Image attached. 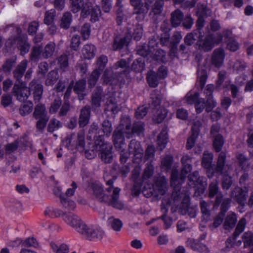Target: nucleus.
Listing matches in <instances>:
<instances>
[{
  "mask_svg": "<svg viewBox=\"0 0 253 253\" xmlns=\"http://www.w3.org/2000/svg\"><path fill=\"white\" fill-rule=\"evenodd\" d=\"M237 159L239 168L242 170L249 171L250 165L245 156L242 154H239L237 156Z\"/></svg>",
  "mask_w": 253,
  "mask_h": 253,
  "instance_id": "obj_47",
  "label": "nucleus"
},
{
  "mask_svg": "<svg viewBox=\"0 0 253 253\" xmlns=\"http://www.w3.org/2000/svg\"><path fill=\"white\" fill-rule=\"evenodd\" d=\"M137 53L141 56L146 57L152 53L153 51L147 44H145L137 46Z\"/></svg>",
  "mask_w": 253,
  "mask_h": 253,
  "instance_id": "obj_61",
  "label": "nucleus"
},
{
  "mask_svg": "<svg viewBox=\"0 0 253 253\" xmlns=\"http://www.w3.org/2000/svg\"><path fill=\"white\" fill-rule=\"evenodd\" d=\"M203 38V35L199 30H195L191 33H188L184 38V43L187 46H191L199 38Z\"/></svg>",
  "mask_w": 253,
  "mask_h": 253,
  "instance_id": "obj_31",
  "label": "nucleus"
},
{
  "mask_svg": "<svg viewBox=\"0 0 253 253\" xmlns=\"http://www.w3.org/2000/svg\"><path fill=\"white\" fill-rule=\"evenodd\" d=\"M70 9L73 13H76L81 10V17H86L89 14L91 2H84V0H69Z\"/></svg>",
  "mask_w": 253,
  "mask_h": 253,
  "instance_id": "obj_10",
  "label": "nucleus"
},
{
  "mask_svg": "<svg viewBox=\"0 0 253 253\" xmlns=\"http://www.w3.org/2000/svg\"><path fill=\"white\" fill-rule=\"evenodd\" d=\"M17 58L13 56L6 59L2 66V70L5 73L9 74L16 63Z\"/></svg>",
  "mask_w": 253,
  "mask_h": 253,
  "instance_id": "obj_40",
  "label": "nucleus"
},
{
  "mask_svg": "<svg viewBox=\"0 0 253 253\" xmlns=\"http://www.w3.org/2000/svg\"><path fill=\"white\" fill-rule=\"evenodd\" d=\"M132 25L128 24L126 27L128 34L136 41H139L143 34V28L142 25L137 24L132 28Z\"/></svg>",
  "mask_w": 253,
  "mask_h": 253,
  "instance_id": "obj_28",
  "label": "nucleus"
},
{
  "mask_svg": "<svg viewBox=\"0 0 253 253\" xmlns=\"http://www.w3.org/2000/svg\"><path fill=\"white\" fill-rule=\"evenodd\" d=\"M33 115L34 118L37 120L36 125L37 129L42 132L49 119L45 105L38 103L35 107Z\"/></svg>",
  "mask_w": 253,
  "mask_h": 253,
  "instance_id": "obj_5",
  "label": "nucleus"
},
{
  "mask_svg": "<svg viewBox=\"0 0 253 253\" xmlns=\"http://www.w3.org/2000/svg\"><path fill=\"white\" fill-rule=\"evenodd\" d=\"M211 10L208 8L206 4L200 3L198 4V10L197 12L198 16L206 17L211 16Z\"/></svg>",
  "mask_w": 253,
  "mask_h": 253,
  "instance_id": "obj_53",
  "label": "nucleus"
},
{
  "mask_svg": "<svg viewBox=\"0 0 253 253\" xmlns=\"http://www.w3.org/2000/svg\"><path fill=\"white\" fill-rule=\"evenodd\" d=\"M62 127V124L60 121L55 118L51 119L47 126V130L52 133L54 131Z\"/></svg>",
  "mask_w": 253,
  "mask_h": 253,
  "instance_id": "obj_52",
  "label": "nucleus"
},
{
  "mask_svg": "<svg viewBox=\"0 0 253 253\" xmlns=\"http://www.w3.org/2000/svg\"><path fill=\"white\" fill-rule=\"evenodd\" d=\"M225 57L224 50L222 48H216L212 52L211 63L215 67L219 68L223 63Z\"/></svg>",
  "mask_w": 253,
  "mask_h": 253,
  "instance_id": "obj_23",
  "label": "nucleus"
},
{
  "mask_svg": "<svg viewBox=\"0 0 253 253\" xmlns=\"http://www.w3.org/2000/svg\"><path fill=\"white\" fill-rule=\"evenodd\" d=\"M100 148L99 154L102 161L105 163H111L113 159L112 147L104 144H101Z\"/></svg>",
  "mask_w": 253,
  "mask_h": 253,
  "instance_id": "obj_26",
  "label": "nucleus"
},
{
  "mask_svg": "<svg viewBox=\"0 0 253 253\" xmlns=\"http://www.w3.org/2000/svg\"><path fill=\"white\" fill-rule=\"evenodd\" d=\"M237 221L236 214L231 211H229L225 219L224 222V227L225 229H230L233 228Z\"/></svg>",
  "mask_w": 253,
  "mask_h": 253,
  "instance_id": "obj_33",
  "label": "nucleus"
},
{
  "mask_svg": "<svg viewBox=\"0 0 253 253\" xmlns=\"http://www.w3.org/2000/svg\"><path fill=\"white\" fill-rule=\"evenodd\" d=\"M90 14L91 22H95L99 20V17L101 15V10L100 8L97 5L93 6L91 4V7L89 10V14Z\"/></svg>",
  "mask_w": 253,
  "mask_h": 253,
  "instance_id": "obj_55",
  "label": "nucleus"
},
{
  "mask_svg": "<svg viewBox=\"0 0 253 253\" xmlns=\"http://www.w3.org/2000/svg\"><path fill=\"white\" fill-rule=\"evenodd\" d=\"M30 93L32 92L34 100L35 103L39 102L42 99L43 93V85L40 82L33 79L29 84Z\"/></svg>",
  "mask_w": 253,
  "mask_h": 253,
  "instance_id": "obj_16",
  "label": "nucleus"
},
{
  "mask_svg": "<svg viewBox=\"0 0 253 253\" xmlns=\"http://www.w3.org/2000/svg\"><path fill=\"white\" fill-rule=\"evenodd\" d=\"M103 178L106 181V184L108 186L106 190L108 192H110L114 188L113 187V183L116 180V177L110 176L108 172H105L103 174Z\"/></svg>",
  "mask_w": 253,
  "mask_h": 253,
  "instance_id": "obj_59",
  "label": "nucleus"
},
{
  "mask_svg": "<svg viewBox=\"0 0 253 253\" xmlns=\"http://www.w3.org/2000/svg\"><path fill=\"white\" fill-rule=\"evenodd\" d=\"M63 220L69 226L75 229L80 234L85 227V223L77 215L72 212L64 213Z\"/></svg>",
  "mask_w": 253,
  "mask_h": 253,
  "instance_id": "obj_11",
  "label": "nucleus"
},
{
  "mask_svg": "<svg viewBox=\"0 0 253 253\" xmlns=\"http://www.w3.org/2000/svg\"><path fill=\"white\" fill-rule=\"evenodd\" d=\"M156 186L160 194L164 195L168 190V180L164 176L159 177L156 181Z\"/></svg>",
  "mask_w": 253,
  "mask_h": 253,
  "instance_id": "obj_37",
  "label": "nucleus"
},
{
  "mask_svg": "<svg viewBox=\"0 0 253 253\" xmlns=\"http://www.w3.org/2000/svg\"><path fill=\"white\" fill-rule=\"evenodd\" d=\"M90 107L86 105L83 107L80 111L79 118V125L80 127H83L86 126L90 119Z\"/></svg>",
  "mask_w": 253,
  "mask_h": 253,
  "instance_id": "obj_27",
  "label": "nucleus"
},
{
  "mask_svg": "<svg viewBox=\"0 0 253 253\" xmlns=\"http://www.w3.org/2000/svg\"><path fill=\"white\" fill-rule=\"evenodd\" d=\"M170 23L173 27H177L180 25L183 19V14L179 9H176L171 13Z\"/></svg>",
  "mask_w": 253,
  "mask_h": 253,
  "instance_id": "obj_35",
  "label": "nucleus"
},
{
  "mask_svg": "<svg viewBox=\"0 0 253 253\" xmlns=\"http://www.w3.org/2000/svg\"><path fill=\"white\" fill-rule=\"evenodd\" d=\"M223 194L222 193L219 194L216 197L214 206H218L221 204L220 211L219 213H222L223 214L225 215V213L228 210L230 206L231 200L229 198L223 199Z\"/></svg>",
  "mask_w": 253,
  "mask_h": 253,
  "instance_id": "obj_25",
  "label": "nucleus"
},
{
  "mask_svg": "<svg viewBox=\"0 0 253 253\" xmlns=\"http://www.w3.org/2000/svg\"><path fill=\"white\" fill-rule=\"evenodd\" d=\"M222 40L221 36H218L216 40V36L213 34L207 35L204 39L199 38L195 44V47L198 50L204 52L211 51L214 46V44L218 43Z\"/></svg>",
  "mask_w": 253,
  "mask_h": 253,
  "instance_id": "obj_7",
  "label": "nucleus"
},
{
  "mask_svg": "<svg viewBox=\"0 0 253 253\" xmlns=\"http://www.w3.org/2000/svg\"><path fill=\"white\" fill-rule=\"evenodd\" d=\"M72 21V15L70 12H65L61 20L60 26L64 29H68L71 24Z\"/></svg>",
  "mask_w": 253,
  "mask_h": 253,
  "instance_id": "obj_46",
  "label": "nucleus"
},
{
  "mask_svg": "<svg viewBox=\"0 0 253 253\" xmlns=\"http://www.w3.org/2000/svg\"><path fill=\"white\" fill-rule=\"evenodd\" d=\"M168 135L166 128L163 129L157 137V144L161 151L165 147L168 142Z\"/></svg>",
  "mask_w": 253,
  "mask_h": 253,
  "instance_id": "obj_41",
  "label": "nucleus"
},
{
  "mask_svg": "<svg viewBox=\"0 0 253 253\" xmlns=\"http://www.w3.org/2000/svg\"><path fill=\"white\" fill-rule=\"evenodd\" d=\"M242 241L245 248H252L248 253H253V233L248 231L242 235Z\"/></svg>",
  "mask_w": 253,
  "mask_h": 253,
  "instance_id": "obj_39",
  "label": "nucleus"
},
{
  "mask_svg": "<svg viewBox=\"0 0 253 253\" xmlns=\"http://www.w3.org/2000/svg\"><path fill=\"white\" fill-rule=\"evenodd\" d=\"M59 76L57 71L52 70L49 72L45 80V84L48 86L53 85L58 79Z\"/></svg>",
  "mask_w": 253,
  "mask_h": 253,
  "instance_id": "obj_54",
  "label": "nucleus"
},
{
  "mask_svg": "<svg viewBox=\"0 0 253 253\" xmlns=\"http://www.w3.org/2000/svg\"><path fill=\"white\" fill-rule=\"evenodd\" d=\"M171 202L169 200H167L166 199H163L162 203L161 205V211L163 212V214L159 218L162 219L164 222L165 228L166 229H169L172 223L171 219L167 216L166 214L168 211Z\"/></svg>",
  "mask_w": 253,
  "mask_h": 253,
  "instance_id": "obj_20",
  "label": "nucleus"
},
{
  "mask_svg": "<svg viewBox=\"0 0 253 253\" xmlns=\"http://www.w3.org/2000/svg\"><path fill=\"white\" fill-rule=\"evenodd\" d=\"M172 157L167 156L164 157L161 162V168L164 171H169L171 168L172 163Z\"/></svg>",
  "mask_w": 253,
  "mask_h": 253,
  "instance_id": "obj_63",
  "label": "nucleus"
},
{
  "mask_svg": "<svg viewBox=\"0 0 253 253\" xmlns=\"http://www.w3.org/2000/svg\"><path fill=\"white\" fill-rule=\"evenodd\" d=\"M100 74L101 72L98 70H94L92 72L88 79L89 87H93L95 86Z\"/></svg>",
  "mask_w": 253,
  "mask_h": 253,
  "instance_id": "obj_57",
  "label": "nucleus"
},
{
  "mask_svg": "<svg viewBox=\"0 0 253 253\" xmlns=\"http://www.w3.org/2000/svg\"><path fill=\"white\" fill-rule=\"evenodd\" d=\"M92 189L93 195L100 202L107 204L109 206H111L119 210H122L124 208V204L119 200V193L121 191L119 188L116 187L113 189L111 198L109 196L104 193L103 187L99 184H93L92 185Z\"/></svg>",
  "mask_w": 253,
  "mask_h": 253,
  "instance_id": "obj_2",
  "label": "nucleus"
},
{
  "mask_svg": "<svg viewBox=\"0 0 253 253\" xmlns=\"http://www.w3.org/2000/svg\"><path fill=\"white\" fill-rule=\"evenodd\" d=\"M233 70L237 73L243 72L247 68V64L244 61L240 60H236L232 65Z\"/></svg>",
  "mask_w": 253,
  "mask_h": 253,
  "instance_id": "obj_64",
  "label": "nucleus"
},
{
  "mask_svg": "<svg viewBox=\"0 0 253 253\" xmlns=\"http://www.w3.org/2000/svg\"><path fill=\"white\" fill-rule=\"evenodd\" d=\"M65 212L60 209L54 208L52 207H49L44 211V214L46 216L54 218L59 217L61 215L63 216Z\"/></svg>",
  "mask_w": 253,
  "mask_h": 253,
  "instance_id": "obj_42",
  "label": "nucleus"
},
{
  "mask_svg": "<svg viewBox=\"0 0 253 253\" xmlns=\"http://www.w3.org/2000/svg\"><path fill=\"white\" fill-rule=\"evenodd\" d=\"M74 91L78 95L79 99L81 101L84 99L86 94L84 93L86 86V80L84 79L77 81L73 85Z\"/></svg>",
  "mask_w": 253,
  "mask_h": 253,
  "instance_id": "obj_30",
  "label": "nucleus"
},
{
  "mask_svg": "<svg viewBox=\"0 0 253 253\" xmlns=\"http://www.w3.org/2000/svg\"><path fill=\"white\" fill-rule=\"evenodd\" d=\"M120 110V107L117 104L116 98L114 97H110L107 99L106 101V107L105 112H112L113 114L117 113Z\"/></svg>",
  "mask_w": 253,
  "mask_h": 253,
  "instance_id": "obj_36",
  "label": "nucleus"
},
{
  "mask_svg": "<svg viewBox=\"0 0 253 253\" xmlns=\"http://www.w3.org/2000/svg\"><path fill=\"white\" fill-rule=\"evenodd\" d=\"M64 143L69 150L84 148L85 145L84 131L83 130L79 131L77 135L72 133L67 136L64 141Z\"/></svg>",
  "mask_w": 253,
  "mask_h": 253,
  "instance_id": "obj_8",
  "label": "nucleus"
},
{
  "mask_svg": "<svg viewBox=\"0 0 253 253\" xmlns=\"http://www.w3.org/2000/svg\"><path fill=\"white\" fill-rule=\"evenodd\" d=\"M20 84H14L13 87V95L16 97V99L20 102L26 100L30 95L29 87L26 86L24 83Z\"/></svg>",
  "mask_w": 253,
  "mask_h": 253,
  "instance_id": "obj_15",
  "label": "nucleus"
},
{
  "mask_svg": "<svg viewBox=\"0 0 253 253\" xmlns=\"http://www.w3.org/2000/svg\"><path fill=\"white\" fill-rule=\"evenodd\" d=\"M126 126V137L129 138L132 136V134L136 133L140 135L144 130V124L142 121L135 122L133 123V126L131 127V121L129 118L127 117L124 120Z\"/></svg>",
  "mask_w": 253,
  "mask_h": 253,
  "instance_id": "obj_13",
  "label": "nucleus"
},
{
  "mask_svg": "<svg viewBox=\"0 0 253 253\" xmlns=\"http://www.w3.org/2000/svg\"><path fill=\"white\" fill-rule=\"evenodd\" d=\"M150 99L149 105L152 109H156L159 107L161 102V96L159 91L155 89L152 91L150 94Z\"/></svg>",
  "mask_w": 253,
  "mask_h": 253,
  "instance_id": "obj_34",
  "label": "nucleus"
},
{
  "mask_svg": "<svg viewBox=\"0 0 253 253\" xmlns=\"http://www.w3.org/2000/svg\"><path fill=\"white\" fill-rule=\"evenodd\" d=\"M108 226L116 232L120 231L123 227V222L113 216L110 217L107 220Z\"/></svg>",
  "mask_w": 253,
  "mask_h": 253,
  "instance_id": "obj_38",
  "label": "nucleus"
},
{
  "mask_svg": "<svg viewBox=\"0 0 253 253\" xmlns=\"http://www.w3.org/2000/svg\"><path fill=\"white\" fill-rule=\"evenodd\" d=\"M152 2V0H146L145 4L141 2L136 6H133V14L137 15L136 17L137 20L140 21L144 19L148 10L150 8L151 4Z\"/></svg>",
  "mask_w": 253,
  "mask_h": 253,
  "instance_id": "obj_18",
  "label": "nucleus"
},
{
  "mask_svg": "<svg viewBox=\"0 0 253 253\" xmlns=\"http://www.w3.org/2000/svg\"><path fill=\"white\" fill-rule=\"evenodd\" d=\"M246 225V220L245 218H242L239 221L235 230L232 237H229L226 241V245L227 248L232 247L234 242L239 235L243 232Z\"/></svg>",
  "mask_w": 253,
  "mask_h": 253,
  "instance_id": "obj_19",
  "label": "nucleus"
},
{
  "mask_svg": "<svg viewBox=\"0 0 253 253\" xmlns=\"http://www.w3.org/2000/svg\"><path fill=\"white\" fill-rule=\"evenodd\" d=\"M98 128V125L95 123H92V124L90 126V127L88 130V133L90 134L89 137L91 138L92 137L93 138V140L95 141V143L96 145H100L99 141L100 142L102 141L103 136L102 135H96V132Z\"/></svg>",
  "mask_w": 253,
  "mask_h": 253,
  "instance_id": "obj_44",
  "label": "nucleus"
},
{
  "mask_svg": "<svg viewBox=\"0 0 253 253\" xmlns=\"http://www.w3.org/2000/svg\"><path fill=\"white\" fill-rule=\"evenodd\" d=\"M60 202L63 208L68 211H72L76 208V204L74 201L69 197H65V196H60Z\"/></svg>",
  "mask_w": 253,
  "mask_h": 253,
  "instance_id": "obj_45",
  "label": "nucleus"
},
{
  "mask_svg": "<svg viewBox=\"0 0 253 253\" xmlns=\"http://www.w3.org/2000/svg\"><path fill=\"white\" fill-rule=\"evenodd\" d=\"M122 121L120 125L114 130L112 138L115 148L120 150L125 145V137H126V126Z\"/></svg>",
  "mask_w": 253,
  "mask_h": 253,
  "instance_id": "obj_12",
  "label": "nucleus"
},
{
  "mask_svg": "<svg viewBox=\"0 0 253 253\" xmlns=\"http://www.w3.org/2000/svg\"><path fill=\"white\" fill-rule=\"evenodd\" d=\"M128 151L130 154H133L138 158H141L143 153V149L140 142L135 139H132L130 141Z\"/></svg>",
  "mask_w": 253,
  "mask_h": 253,
  "instance_id": "obj_29",
  "label": "nucleus"
},
{
  "mask_svg": "<svg viewBox=\"0 0 253 253\" xmlns=\"http://www.w3.org/2000/svg\"><path fill=\"white\" fill-rule=\"evenodd\" d=\"M96 50V48L93 44L87 43L83 46L82 52L84 57L85 59L89 60L94 58Z\"/></svg>",
  "mask_w": 253,
  "mask_h": 253,
  "instance_id": "obj_32",
  "label": "nucleus"
},
{
  "mask_svg": "<svg viewBox=\"0 0 253 253\" xmlns=\"http://www.w3.org/2000/svg\"><path fill=\"white\" fill-rule=\"evenodd\" d=\"M214 90V86L212 84H208L205 90L204 93L206 94L207 101V107L206 111L209 113L216 105V101L213 99L212 92Z\"/></svg>",
  "mask_w": 253,
  "mask_h": 253,
  "instance_id": "obj_22",
  "label": "nucleus"
},
{
  "mask_svg": "<svg viewBox=\"0 0 253 253\" xmlns=\"http://www.w3.org/2000/svg\"><path fill=\"white\" fill-rule=\"evenodd\" d=\"M248 195V190L239 187H235L231 193V197L242 206H245Z\"/></svg>",
  "mask_w": 253,
  "mask_h": 253,
  "instance_id": "obj_17",
  "label": "nucleus"
},
{
  "mask_svg": "<svg viewBox=\"0 0 253 253\" xmlns=\"http://www.w3.org/2000/svg\"><path fill=\"white\" fill-rule=\"evenodd\" d=\"M116 22L118 26H121L124 20L127 18L126 15L124 13V8H117L116 10Z\"/></svg>",
  "mask_w": 253,
  "mask_h": 253,
  "instance_id": "obj_62",
  "label": "nucleus"
},
{
  "mask_svg": "<svg viewBox=\"0 0 253 253\" xmlns=\"http://www.w3.org/2000/svg\"><path fill=\"white\" fill-rule=\"evenodd\" d=\"M159 77L155 72H151L147 75V80L149 86L156 87L159 84Z\"/></svg>",
  "mask_w": 253,
  "mask_h": 253,
  "instance_id": "obj_60",
  "label": "nucleus"
},
{
  "mask_svg": "<svg viewBox=\"0 0 253 253\" xmlns=\"http://www.w3.org/2000/svg\"><path fill=\"white\" fill-rule=\"evenodd\" d=\"M129 64V63L125 59H122L116 62L114 64L113 68L115 70H118L119 68L124 69L123 71V73L126 75H127L131 70Z\"/></svg>",
  "mask_w": 253,
  "mask_h": 253,
  "instance_id": "obj_43",
  "label": "nucleus"
},
{
  "mask_svg": "<svg viewBox=\"0 0 253 253\" xmlns=\"http://www.w3.org/2000/svg\"><path fill=\"white\" fill-rule=\"evenodd\" d=\"M200 122L196 123L192 127L191 134L187 138L186 148L188 150L192 149L195 144L196 139L199 135L198 126L200 125Z\"/></svg>",
  "mask_w": 253,
  "mask_h": 253,
  "instance_id": "obj_24",
  "label": "nucleus"
},
{
  "mask_svg": "<svg viewBox=\"0 0 253 253\" xmlns=\"http://www.w3.org/2000/svg\"><path fill=\"white\" fill-rule=\"evenodd\" d=\"M50 246L55 253H68L69 252V247L65 244H62L58 246L55 243L51 242Z\"/></svg>",
  "mask_w": 253,
  "mask_h": 253,
  "instance_id": "obj_51",
  "label": "nucleus"
},
{
  "mask_svg": "<svg viewBox=\"0 0 253 253\" xmlns=\"http://www.w3.org/2000/svg\"><path fill=\"white\" fill-rule=\"evenodd\" d=\"M198 78L201 89L204 87L208 78L207 71L203 69L198 68L197 71Z\"/></svg>",
  "mask_w": 253,
  "mask_h": 253,
  "instance_id": "obj_56",
  "label": "nucleus"
},
{
  "mask_svg": "<svg viewBox=\"0 0 253 253\" xmlns=\"http://www.w3.org/2000/svg\"><path fill=\"white\" fill-rule=\"evenodd\" d=\"M90 241H96L101 240L104 235V231L100 227L93 226H88L85 224V227L83 229L80 233Z\"/></svg>",
  "mask_w": 253,
  "mask_h": 253,
  "instance_id": "obj_14",
  "label": "nucleus"
},
{
  "mask_svg": "<svg viewBox=\"0 0 253 253\" xmlns=\"http://www.w3.org/2000/svg\"><path fill=\"white\" fill-rule=\"evenodd\" d=\"M189 196L186 192H180L179 186L174 188L171 195V199L173 208L174 207L182 215L186 213L191 218H194L197 214V208L196 207H189Z\"/></svg>",
  "mask_w": 253,
  "mask_h": 253,
  "instance_id": "obj_1",
  "label": "nucleus"
},
{
  "mask_svg": "<svg viewBox=\"0 0 253 253\" xmlns=\"http://www.w3.org/2000/svg\"><path fill=\"white\" fill-rule=\"evenodd\" d=\"M57 64L60 68L65 71L69 65V57L67 54H63L57 58Z\"/></svg>",
  "mask_w": 253,
  "mask_h": 253,
  "instance_id": "obj_50",
  "label": "nucleus"
},
{
  "mask_svg": "<svg viewBox=\"0 0 253 253\" xmlns=\"http://www.w3.org/2000/svg\"><path fill=\"white\" fill-rule=\"evenodd\" d=\"M28 61L26 59L23 60L13 70L12 73L13 78L18 83H23L22 79L25 73Z\"/></svg>",
  "mask_w": 253,
  "mask_h": 253,
  "instance_id": "obj_21",
  "label": "nucleus"
},
{
  "mask_svg": "<svg viewBox=\"0 0 253 253\" xmlns=\"http://www.w3.org/2000/svg\"><path fill=\"white\" fill-rule=\"evenodd\" d=\"M33 109V104L31 101H27L22 104L19 109V113L22 116H25L32 112Z\"/></svg>",
  "mask_w": 253,
  "mask_h": 253,
  "instance_id": "obj_48",
  "label": "nucleus"
},
{
  "mask_svg": "<svg viewBox=\"0 0 253 253\" xmlns=\"http://www.w3.org/2000/svg\"><path fill=\"white\" fill-rule=\"evenodd\" d=\"M213 154L208 151H204L202 160V165L207 169L208 176L211 178L214 174H221L225 165L226 154L223 152L220 153L218 156L217 164L212 167L211 163L213 160Z\"/></svg>",
  "mask_w": 253,
  "mask_h": 253,
  "instance_id": "obj_3",
  "label": "nucleus"
},
{
  "mask_svg": "<svg viewBox=\"0 0 253 253\" xmlns=\"http://www.w3.org/2000/svg\"><path fill=\"white\" fill-rule=\"evenodd\" d=\"M188 184L189 186L195 188V196H200L205 192V185L203 181V177H200L198 171H195L189 175Z\"/></svg>",
  "mask_w": 253,
  "mask_h": 253,
  "instance_id": "obj_9",
  "label": "nucleus"
},
{
  "mask_svg": "<svg viewBox=\"0 0 253 253\" xmlns=\"http://www.w3.org/2000/svg\"><path fill=\"white\" fill-rule=\"evenodd\" d=\"M181 174L179 175L178 170L173 168L171 170L170 177L171 186L174 188L179 186V190H180V185L186 177L187 174L192 170V165L191 163H186L182 165Z\"/></svg>",
  "mask_w": 253,
  "mask_h": 253,
  "instance_id": "obj_6",
  "label": "nucleus"
},
{
  "mask_svg": "<svg viewBox=\"0 0 253 253\" xmlns=\"http://www.w3.org/2000/svg\"><path fill=\"white\" fill-rule=\"evenodd\" d=\"M224 140L221 134L215 136L213 141V146L215 151L217 152H220L224 144Z\"/></svg>",
  "mask_w": 253,
  "mask_h": 253,
  "instance_id": "obj_58",
  "label": "nucleus"
},
{
  "mask_svg": "<svg viewBox=\"0 0 253 253\" xmlns=\"http://www.w3.org/2000/svg\"><path fill=\"white\" fill-rule=\"evenodd\" d=\"M16 31L17 35L10 37L6 44L7 46L10 47L17 43V47L20 51V55L23 56L29 51L31 45L28 42L27 36L21 34L22 31L20 27H17Z\"/></svg>",
  "mask_w": 253,
  "mask_h": 253,
  "instance_id": "obj_4",
  "label": "nucleus"
},
{
  "mask_svg": "<svg viewBox=\"0 0 253 253\" xmlns=\"http://www.w3.org/2000/svg\"><path fill=\"white\" fill-rule=\"evenodd\" d=\"M145 68L144 59L142 57L135 60L132 65L131 69L135 72H141Z\"/></svg>",
  "mask_w": 253,
  "mask_h": 253,
  "instance_id": "obj_49",
  "label": "nucleus"
}]
</instances>
